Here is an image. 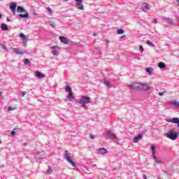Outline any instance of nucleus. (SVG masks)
I'll return each instance as SVG.
<instances>
[{"label": "nucleus", "instance_id": "nucleus-1", "mask_svg": "<svg viewBox=\"0 0 179 179\" xmlns=\"http://www.w3.org/2000/svg\"><path fill=\"white\" fill-rule=\"evenodd\" d=\"M164 136L168 138V139H171V141H176L178 139L179 132H176L174 130L171 129L166 133H164Z\"/></svg>", "mask_w": 179, "mask_h": 179}, {"label": "nucleus", "instance_id": "nucleus-2", "mask_svg": "<svg viewBox=\"0 0 179 179\" xmlns=\"http://www.w3.org/2000/svg\"><path fill=\"white\" fill-rule=\"evenodd\" d=\"M91 99L89 96H83L80 99H79L78 103L80 104L81 107L83 108H87V106L86 104H89V103H91Z\"/></svg>", "mask_w": 179, "mask_h": 179}, {"label": "nucleus", "instance_id": "nucleus-3", "mask_svg": "<svg viewBox=\"0 0 179 179\" xmlns=\"http://www.w3.org/2000/svg\"><path fill=\"white\" fill-rule=\"evenodd\" d=\"M64 159L73 166V167H76V164L72 160V157H71V153L68 151H65Z\"/></svg>", "mask_w": 179, "mask_h": 179}, {"label": "nucleus", "instance_id": "nucleus-4", "mask_svg": "<svg viewBox=\"0 0 179 179\" xmlns=\"http://www.w3.org/2000/svg\"><path fill=\"white\" fill-rule=\"evenodd\" d=\"M150 149L152 150V157L155 160V163H159L160 164H163V162L160 159H157V157H156V145H151Z\"/></svg>", "mask_w": 179, "mask_h": 179}, {"label": "nucleus", "instance_id": "nucleus-5", "mask_svg": "<svg viewBox=\"0 0 179 179\" xmlns=\"http://www.w3.org/2000/svg\"><path fill=\"white\" fill-rule=\"evenodd\" d=\"M83 1V0H76V6L77 9H79L80 10H85L83 4H82Z\"/></svg>", "mask_w": 179, "mask_h": 179}, {"label": "nucleus", "instance_id": "nucleus-6", "mask_svg": "<svg viewBox=\"0 0 179 179\" xmlns=\"http://www.w3.org/2000/svg\"><path fill=\"white\" fill-rule=\"evenodd\" d=\"M20 38H22V45L23 47H27V38H26V35L23 33L20 34Z\"/></svg>", "mask_w": 179, "mask_h": 179}, {"label": "nucleus", "instance_id": "nucleus-7", "mask_svg": "<svg viewBox=\"0 0 179 179\" xmlns=\"http://www.w3.org/2000/svg\"><path fill=\"white\" fill-rule=\"evenodd\" d=\"M166 121L167 122H171L172 124H177L179 128V118L178 117H173L171 119H166Z\"/></svg>", "mask_w": 179, "mask_h": 179}, {"label": "nucleus", "instance_id": "nucleus-8", "mask_svg": "<svg viewBox=\"0 0 179 179\" xmlns=\"http://www.w3.org/2000/svg\"><path fill=\"white\" fill-rule=\"evenodd\" d=\"M141 9L143 12H148V10H150V7L149 6V4L146 3H143L141 6Z\"/></svg>", "mask_w": 179, "mask_h": 179}, {"label": "nucleus", "instance_id": "nucleus-9", "mask_svg": "<svg viewBox=\"0 0 179 179\" xmlns=\"http://www.w3.org/2000/svg\"><path fill=\"white\" fill-rule=\"evenodd\" d=\"M128 87L130 88L131 90H135V89H138L140 90L141 84H132V85H128Z\"/></svg>", "mask_w": 179, "mask_h": 179}, {"label": "nucleus", "instance_id": "nucleus-10", "mask_svg": "<svg viewBox=\"0 0 179 179\" xmlns=\"http://www.w3.org/2000/svg\"><path fill=\"white\" fill-rule=\"evenodd\" d=\"M106 135L108 138H110V139H116L117 138V136L115 135V134L113 133V131H111V130H109L106 132Z\"/></svg>", "mask_w": 179, "mask_h": 179}, {"label": "nucleus", "instance_id": "nucleus-11", "mask_svg": "<svg viewBox=\"0 0 179 179\" xmlns=\"http://www.w3.org/2000/svg\"><path fill=\"white\" fill-rule=\"evenodd\" d=\"M140 90H149V85H148V84L141 83Z\"/></svg>", "mask_w": 179, "mask_h": 179}, {"label": "nucleus", "instance_id": "nucleus-12", "mask_svg": "<svg viewBox=\"0 0 179 179\" xmlns=\"http://www.w3.org/2000/svg\"><path fill=\"white\" fill-rule=\"evenodd\" d=\"M13 52H15V54H17V55H23V54H24L25 52H23V51H20V49L15 48H13Z\"/></svg>", "mask_w": 179, "mask_h": 179}, {"label": "nucleus", "instance_id": "nucleus-13", "mask_svg": "<svg viewBox=\"0 0 179 179\" xmlns=\"http://www.w3.org/2000/svg\"><path fill=\"white\" fill-rule=\"evenodd\" d=\"M143 136L142 134H138L137 136L134 137L133 139L134 143H138L141 139H142Z\"/></svg>", "mask_w": 179, "mask_h": 179}, {"label": "nucleus", "instance_id": "nucleus-14", "mask_svg": "<svg viewBox=\"0 0 179 179\" xmlns=\"http://www.w3.org/2000/svg\"><path fill=\"white\" fill-rule=\"evenodd\" d=\"M163 20H164L166 23H168V24H173V22H174V20L170 17H163Z\"/></svg>", "mask_w": 179, "mask_h": 179}, {"label": "nucleus", "instance_id": "nucleus-15", "mask_svg": "<svg viewBox=\"0 0 179 179\" xmlns=\"http://www.w3.org/2000/svg\"><path fill=\"white\" fill-rule=\"evenodd\" d=\"M59 40L63 44H69V41L65 36H59Z\"/></svg>", "mask_w": 179, "mask_h": 179}, {"label": "nucleus", "instance_id": "nucleus-16", "mask_svg": "<svg viewBox=\"0 0 179 179\" xmlns=\"http://www.w3.org/2000/svg\"><path fill=\"white\" fill-rule=\"evenodd\" d=\"M17 12L18 13H27V11L23 7L18 6L17 7Z\"/></svg>", "mask_w": 179, "mask_h": 179}, {"label": "nucleus", "instance_id": "nucleus-17", "mask_svg": "<svg viewBox=\"0 0 179 179\" xmlns=\"http://www.w3.org/2000/svg\"><path fill=\"white\" fill-rule=\"evenodd\" d=\"M17 6V4L15 2L11 3L10 5V9L12 10V12H15L16 10V7Z\"/></svg>", "mask_w": 179, "mask_h": 179}, {"label": "nucleus", "instance_id": "nucleus-18", "mask_svg": "<svg viewBox=\"0 0 179 179\" xmlns=\"http://www.w3.org/2000/svg\"><path fill=\"white\" fill-rule=\"evenodd\" d=\"M66 99L69 101H72V100L75 99V96H73V92H69V95L67 96Z\"/></svg>", "mask_w": 179, "mask_h": 179}, {"label": "nucleus", "instance_id": "nucleus-19", "mask_svg": "<svg viewBox=\"0 0 179 179\" xmlns=\"http://www.w3.org/2000/svg\"><path fill=\"white\" fill-rule=\"evenodd\" d=\"M1 29L3 31H7V30H9V27H8V25L4 23L1 24Z\"/></svg>", "mask_w": 179, "mask_h": 179}, {"label": "nucleus", "instance_id": "nucleus-20", "mask_svg": "<svg viewBox=\"0 0 179 179\" xmlns=\"http://www.w3.org/2000/svg\"><path fill=\"white\" fill-rule=\"evenodd\" d=\"M36 159H43L44 157V151L38 152L36 155Z\"/></svg>", "mask_w": 179, "mask_h": 179}, {"label": "nucleus", "instance_id": "nucleus-21", "mask_svg": "<svg viewBox=\"0 0 179 179\" xmlns=\"http://www.w3.org/2000/svg\"><path fill=\"white\" fill-rule=\"evenodd\" d=\"M158 68H159V69H166V64L162 62H159Z\"/></svg>", "mask_w": 179, "mask_h": 179}, {"label": "nucleus", "instance_id": "nucleus-22", "mask_svg": "<svg viewBox=\"0 0 179 179\" xmlns=\"http://www.w3.org/2000/svg\"><path fill=\"white\" fill-rule=\"evenodd\" d=\"M35 73H36V78H38V79H41L44 78V74H43V73L40 71H36Z\"/></svg>", "mask_w": 179, "mask_h": 179}, {"label": "nucleus", "instance_id": "nucleus-23", "mask_svg": "<svg viewBox=\"0 0 179 179\" xmlns=\"http://www.w3.org/2000/svg\"><path fill=\"white\" fill-rule=\"evenodd\" d=\"M98 153H99V155H106V153H107V150H106V148H99L98 149Z\"/></svg>", "mask_w": 179, "mask_h": 179}, {"label": "nucleus", "instance_id": "nucleus-24", "mask_svg": "<svg viewBox=\"0 0 179 179\" xmlns=\"http://www.w3.org/2000/svg\"><path fill=\"white\" fill-rule=\"evenodd\" d=\"M20 19H27L29 17V13H26L25 14H20L18 15Z\"/></svg>", "mask_w": 179, "mask_h": 179}, {"label": "nucleus", "instance_id": "nucleus-25", "mask_svg": "<svg viewBox=\"0 0 179 179\" xmlns=\"http://www.w3.org/2000/svg\"><path fill=\"white\" fill-rule=\"evenodd\" d=\"M169 104H171V106H175L176 107L179 108V102L177 101H171Z\"/></svg>", "mask_w": 179, "mask_h": 179}, {"label": "nucleus", "instance_id": "nucleus-26", "mask_svg": "<svg viewBox=\"0 0 179 179\" xmlns=\"http://www.w3.org/2000/svg\"><path fill=\"white\" fill-rule=\"evenodd\" d=\"M145 71L147 72V73H148V75L150 76H152V73L153 72V69H152V68H146L145 69Z\"/></svg>", "mask_w": 179, "mask_h": 179}, {"label": "nucleus", "instance_id": "nucleus-27", "mask_svg": "<svg viewBox=\"0 0 179 179\" xmlns=\"http://www.w3.org/2000/svg\"><path fill=\"white\" fill-rule=\"evenodd\" d=\"M103 83L105 85V86H107V87H112L113 86L111 85V83H110V81L106 80H103Z\"/></svg>", "mask_w": 179, "mask_h": 179}, {"label": "nucleus", "instance_id": "nucleus-28", "mask_svg": "<svg viewBox=\"0 0 179 179\" xmlns=\"http://www.w3.org/2000/svg\"><path fill=\"white\" fill-rule=\"evenodd\" d=\"M66 92H69V93H71L72 92V88L71 87V86L67 85L66 87Z\"/></svg>", "mask_w": 179, "mask_h": 179}, {"label": "nucleus", "instance_id": "nucleus-29", "mask_svg": "<svg viewBox=\"0 0 179 179\" xmlns=\"http://www.w3.org/2000/svg\"><path fill=\"white\" fill-rule=\"evenodd\" d=\"M146 44H148V45H150V47H155V44H153V43H152V41H147Z\"/></svg>", "mask_w": 179, "mask_h": 179}, {"label": "nucleus", "instance_id": "nucleus-30", "mask_svg": "<svg viewBox=\"0 0 179 179\" xmlns=\"http://www.w3.org/2000/svg\"><path fill=\"white\" fill-rule=\"evenodd\" d=\"M24 62L25 65H28V66H30V60H29V59H25Z\"/></svg>", "mask_w": 179, "mask_h": 179}, {"label": "nucleus", "instance_id": "nucleus-31", "mask_svg": "<svg viewBox=\"0 0 179 179\" xmlns=\"http://www.w3.org/2000/svg\"><path fill=\"white\" fill-rule=\"evenodd\" d=\"M117 34H124V29H117Z\"/></svg>", "mask_w": 179, "mask_h": 179}, {"label": "nucleus", "instance_id": "nucleus-32", "mask_svg": "<svg viewBox=\"0 0 179 179\" xmlns=\"http://www.w3.org/2000/svg\"><path fill=\"white\" fill-rule=\"evenodd\" d=\"M13 110H16L15 107L8 106V111H13Z\"/></svg>", "mask_w": 179, "mask_h": 179}, {"label": "nucleus", "instance_id": "nucleus-33", "mask_svg": "<svg viewBox=\"0 0 179 179\" xmlns=\"http://www.w3.org/2000/svg\"><path fill=\"white\" fill-rule=\"evenodd\" d=\"M47 173L48 174H51V173H52V169L50 166L48 167Z\"/></svg>", "mask_w": 179, "mask_h": 179}, {"label": "nucleus", "instance_id": "nucleus-34", "mask_svg": "<svg viewBox=\"0 0 179 179\" xmlns=\"http://www.w3.org/2000/svg\"><path fill=\"white\" fill-rule=\"evenodd\" d=\"M49 24H50V26H51L52 27H55V22H54L53 21H50V22H49Z\"/></svg>", "mask_w": 179, "mask_h": 179}, {"label": "nucleus", "instance_id": "nucleus-35", "mask_svg": "<svg viewBox=\"0 0 179 179\" xmlns=\"http://www.w3.org/2000/svg\"><path fill=\"white\" fill-rule=\"evenodd\" d=\"M25 95H26V92L22 91L20 92V96L21 97H24Z\"/></svg>", "mask_w": 179, "mask_h": 179}, {"label": "nucleus", "instance_id": "nucleus-36", "mask_svg": "<svg viewBox=\"0 0 179 179\" xmlns=\"http://www.w3.org/2000/svg\"><path fill=\"white\" fill-rule=\"evenodd\" d=\"M52 54H53V55H58L59 54V52H58V51H57L55 50H53Z\"/></svg>", "mask_w": 179, "mask_h": 179}, {"label": "nucleus", "instance_id": "nucleus-37", "mask_svg": "<svg viewBox=\"0 0 179 179\" xmlns=\"http://www.w3.org/2000/svg\"><path fill=\"white\" fill-rule=\"evenodd\" d=\"M47 9L49 12V15H52V10H51V8L48 7Z\"/></svg>", "mask_w": 179, "mask_h": 179}, {"label": "nucleus", "instance_id": "nucleus-38", "mask_svg": "<svg viewBox=\"0 0 179 179\" xmlns=\"http://www.w3.org/2000/svg\"><path fill=\"white\" fill-rule=\"evenodd\" d=\"M139 50L141 51V52H143V46H142V45H139Z\"/></svg>", "mask_w": 179, "mask_h": 179}, {"label": "nucleus", "instance_id": "nucleus-39", "mask_svg": "<svg viewBox=\"0 0 179 179\" xmlns=\"http://www.w3.org/2000/svg\"><path fill=\"white\" fill-rule=\"evenodd\" d=\"M152 22L155 23V24H157V19H153Z\"/></svg>", "mask_w": 179, "mask_h": 179}, {"label": "nucleus", "instance_id": "nucleus-40", "mask_svg": "<svg viewBox=\"0 0 179 179\" xmlns=\"http://www.w3.org/2000/svg\"><path fill=\"white\" fill-rule=\"evenodd\" d=\"M3 48L5 51H8V48L6 45H3Z\"/></svg>", "mask_w": 179, "mask_h": 179}, {"label": "nucleus", "instance_id": "nucleus-41", "mask_svg": "<svg viewBox=\"0 0 179 179\" xmlns=\"http://www.w3.org/2000/svg\"><path fill=\"white\" fill-rule=\"evenodd\" d=\"M159 96H164V92H159Z\"/></svg>", "mask_w": 179, "mask_h": 179}, {"label": "nucleus", "instance_id": "nucleus-42", "mask_svg": "<svg viewBox=\"0 0 179 179\" xmlns=\"http://www.w3.org/2000/svg\"><path fill=\"white\" fill-rule=\"evenodd\" d=\"M90 138L91 139H94V136H93L92 134H90Z\"/></svg>", "mask_w": 179, "mask_h": 179}, {"label": "nucleus", "instance_id": "nucleus-43", "mask_svg": "<svg viewBox=\"0 0 179 179\" xmlns=\"http://www.w3.org/2000/svg\"><path fill=\"white\" fill-rule=\"evenodd\" d=\"M143 179H148V177L146 176V175H143Z\"/></svg>", "mask_w": 179, "mask_h": 179}, {"label": "nucleus", "instance_id": "nucleus-44", "mask_svg": "<svg viewBox=\"0 0 179 179\" xmlns=\"http://www.w3.org/2000/svg\"><path fill=\"white\" fill-rule=\"evenodd\" d=\"M6 22H10V18L9 17H6Z\"/></svg>", "mask_w": 179, "mask_h": 179}, {"label": "nucleus", "instance_id": "nucleus-45", "mask_svg": "<svg viewBox=\"0 0 179 179\" xmlns=\"http://www.w3.org/2000/svg\"><path fill=\"white\" fill-rule=\"evenodd\" d=\"M93 37H96V36H97V34L94 33L92 34Z\"/></svg>", "mask_w": 179, "mask_h": 179}, {"label": "nucleus", "instance_id": "nucleus-46", "mask_svg": "<svg viewBox=\"0 0 179 179\" xmlns=\"http://www.w3.org/2000/svg\"><path fill=\"white\" fill-rule=\"evenodd\" d=\"M15 134H16V133H15V131H12V132H11V135H15Z\"/></svg>", "mask_w": 179, "mask_h": 179}, {"label": "nucleus", "instance_id": "nucleus-47", "mask_svg": "<svg viewBox=\"0 0 179 179\" xmlns=\"http://www.w3.org/2000/svg\"><path fill=\"white\" fill-rule=\"evenodd\" d=\"M2 19V13H0V20Z\"/></svg>", "mask_w": 179, "mask_h": 179}, {"label": "nucleus", "instance_id": "nucleus-48", "mask_svg": "<svg viewBox=\"0 0 179 179\" xmlns=\"http://www.w3.org/2000/svg\"><path fill=\"white\" fill-rule=\"evenodd\" d=\"M34 15H37V13H36V11H34Z\"/></svg>", "mask_w": 179, "mask_h": 179}, {"label": "nucleus", "instance_id": "nucleus-49", "mask_svg": "<svg viewBox=\"0 0 179 179\" xmlns=\"http://www.w3.org/2000/svg\"><path fill=\"white\" fill-rule=\"evenodd\" d=\"M24 146H27V143H24Z\"/></svg>", "mask_w": 179, "mask_h": 179}, {"label": "nucleus", "instance_id": "nucleus-50", "mask_svg": "<svg viewBox=\"0 0 179 179\" xmlns=\"http://www.w3.org/2000/svg\"><path fill=\"white\" fill-rule=\"evenodd\" d=\"M23 52H27V53H24V54H28V55L29 54V52H26V51H24Z\"/></svg>", "mask_w": 179, "mask_h": 179}, {"label": "nucleus", "instance_id": "nucleus-51", "mask_svg": "<svg viewBox=\"0 0 179 179\" xmlns=\"http://www.w3.org/2000/svg\"><path fill=\"white\" fill-rule=\"evenodd\" d=\"M0 143H2V141H1V140H0Z\"/></svg>", "mask_w": 179, "mask_h": 179}, {"label": "nucleus", "instance_id": "nucleus-52", "mask_svg": "<svg viewBox=\"0 0 179 179\" xmlns=\"http://www.w3.org/2000/svg\"><path fill=\"white\" fill-rule=\"evenodd\" d=\"M2 94V92H0V95Z\"/></svg>", "mask_w": 179, "mask_h": 179}, {"label": "nucleus", "instance_id": "nucleus-53", "mask_svg": "<svg viewBox=\"0 0 179 179\" xmlns=\"http://www.w3.org/2000/svg\"><path fill=\"white\" fill-rule=\"evenodd\" d=\"M65 1H69V0H65Z\"/></svg>", "mask_w": 179, "mask_h": 179}]
</instances>
